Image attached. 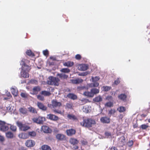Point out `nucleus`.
I'll return each mask as SVG.
<instances>
[{
	"label": "nucleus",
	"instance_id": "obj_34",
	"mask_svg": "<svg viewBox=\"0 0 150 150\" xmlns=\"http://www.w3.org/2000/svg\"><path fill=\"white\" fill-rule=\"evenodd\" d=\"M29 62V61H28V60L25 59H23L20 63V64L21 65H22V66H24L25 65H27L26 64V63Z\"/></svg>",
	"mask_w": 150,
	"mask_h": 150
},
{
	"label": "nucleus",
	"instance_id": "obj_13",
	"mask_svg": "<svg viewBox=\"0 0 150 150\" xmlns=\"http://www.w3.org/2000/svg\"><path fill=\"white\" fill-rule=\"evenodd\" d=\"M100 121L103 123L108 124L110 122V119L107 117H102L100 119Z\"/></svg>",
	"mask_w": 150,
	"mask_h": 150
},
{
	"label": "nucleus",
	"instance_id": "obj_7",
	"mask_svg": "<svg viewBox=\"0 0 150 150\" xmlns=\"http://www.w3.org/2000/svg\"><path fill=\"white\" fill-rule=\"evenodd\" d=\"M78 142V140L75 138H71L69 139V142L71 144H72L73 145H75V146L73 147V149L75 150L78 149V146L76 145Z\"/></svg>",
	"mask_w": 150,
	"mask_h": 150
},
{
	"label": "nucleus",
	"instance_id": "obj_3",
	"mask_svg": "<svg viewBox=\"0 0 150 150\" xmlns=\"http://www.w3.org/2000/svg\"><path fill=\"white\" fill-rule=\"evenodd\" d=\"M16 124L20 130L23 131H26L30 129V127L26 123L23 124L21 122L17 121Z\"/></svg>",
	"mask_w": 150,
	"mask_h": 150
},
{
	"label": "nucleus",
	"instance_id": "obj_59",
	"mask_svg": "<svg viewBox=\"0 0 150 150\" xmlns=\"http://www.w3.org/2000/svg\"><path fill=\"white\" fill-rule=\"evenodd\" d=\"M93 82V87H97L99 86V84L97 82Z\"/></svg>",
	"mask_w": 150,
	"mask_h": 150
},
{
	"label": "nucleus",
	"instance_id": "obj_50",
	"mask_svg": "<svg viewBox=\"0 0 150 150\" xmlns=\"http://www.w3.org/2000/svg\"><path fill=\"white\" fill-rule=\"evenodd\" d=\"M30 83L31 84H36L38 83V81L35 79H32L30 81Z\"/></svg>",
	"mask_w": 150,
	"mask_h": 150
},
{
	"label": "nucleus",
	"instance_id": "obj_33",
	"mask_svg": "<svg viewBox=\"0 0 150 150\" xmlns=\"http://www.w3.org/2000/svg\"><path fill=\"white\" fill-rule=\"evenodd\" d=\"M117 110L120 112H123L125 111L126 108L123 106H120L117 108Z\"/></svg>",
	"mask_w": 150,
	"mask_h": 150
},
{
	"label": "nucleus",
	"instance_id": "obj_49",
	"mask_svg": "<svg viewBox=\"0 0 150 150\" xmlns=\"http://www.w3.org/2000/svg\"><path fill=\"white\" fill-rule=\"evenodd\" d=\"M10 125V129L11 130L14 132H15L16 131L17 127L16 126L13 125Z\"/></svg>",
	"mask_w": 150,
	"mask_h": 150
},
{
	"label": "nucleus",
	"instance_id": "obj_17",
	"mask_svg": "<svg viewBox=\"0 0 150 150\" xmlns=\"http://www.w3.org/2000/svg\"><path fill=\"white\" fill-rule=\"evenodd\" d=\"M37 105L40 109L43 111H46L47 110V107L41 102H38L37 103Z\"/></svg>",
	"mask_w": 150,
	"mask_h": 150
},
{
	"label": "nucleus",
	"instance_id": "obj_37",
	"mask_svg": "<svg viewBox=\"0 0 150 150\" xmlns=\"http://www.w3.org/2000/svg\"><path fill=\"white\" fill-rule=\"evenodd\" d=\"M11 93L14 96H16L18 95V91L14 88H12L11 89Z\"/></svg>",
	"mask_w": 150,
	"mask_h": 150
},
{
	"label": "nucleus",
	"instance_id": "obj_20",
	"mask_svg": "<svg viewBox=\"0 0 150 150\" xmlns=\"http://www.w3.org/2000/svg\"><path fill=\"white\" fill-rule=\"evenodd\" d=\"M18 137L21 139H26L28 138V133H22L18 135Z\"/></svg>",
	"mask_w": 150,
	"mask_h": 150
},
{
	"label": "nucleus",
	"instance_id": "obj_52",
	"mask_svg": "<svg viewBox=\"0 0 150 150\" xmlns=\"http://www.w3.org/2000/svg\"><path fill=\"white\" fill-rule=\"evenodd\" d=\"M106 99L110 101H113V98L112 96H108L106 98Z\"/></svg>",
	"mask_w": 150,
	"mask_h": 150
},
{
	"label": "nucleus",
	"instance_id": "obj_54",
	"mask_svg": "<svg viewBox=\"0 0 150 150\" xmlns=\"http://www.w3.org/2000/svg\"><path fill=\"white\" fill-rule=\"evenodd\" d=\"M116 112V110L114 109H111L109 110V114L110 115L114 114Z\"/></svg>",
	"mask_w": 150,
	"mask_h": 150
},
{
	"label": "nucleus",
	"instance_id": "obj_30",
	"mask_svg": "<svg viewBox=\"0 0 150 150\" xmlns=\"http://www.w3.org/2000/svg\"><path fill=\"white\" fill-rule=\"evenodd\" d=\"M92 93L93 94V96L95 94H96L99 93V90L96 88H93L91 90Z\"/></svg>",
	"mask_w": 150,
	"mask_h": 150
},
{
	"label": "nucleus",
	"instance_id": "obj_11",
	"mask_svg": "<svg viewBox=\"0 0 150 150\" xmlns=\"http://www.w3.org/2000/svg\"><path fill=\"white\" fill-rule=\"evenodd\" d=\"M56 138L58 141H63L66 139V136L60 134H57L56 135Z\"/></svg>",
	"mask_w": 150,
	"mask_h": 150
},
{
	"label": "nucleus",
	"instance_id": "obj_56",
	"mask_svg": "<svg viewBox=\"0 0 150 150\" xmlns=\"http://www.w3.org/2000/svg\"><path fill=\"white\" fill-rule=\"evenodd\" d=\"M105 134L106 136L109 137L111 136V133L110 132H105Z\"/></svg>",
	"mask_w": 150,
	"mask_h": 150
},
{
	"label": "nucleus",
	"instance_id": "obj_42",
	"mask_svg": "<svg viewBox=\"0 0 150 150\" xmlns=\"http://www.w3.org/2000/svg\"><path fill=\"white\" fill-rule=\"evenodd\" d=\"M133 144L134 142L133 140H129L128 142L127 143V145L129 147H131L133 146Z\"/></svg>",
	"mask_w": 150,
	"mask_h": 150
},
{
	"label": "nucleus",
	"instance_id": "obj_5",
	"mask_svg": "<svg viewBox=\"0 0 150 150\" xmlns=\"http://www.w3.org/2000/svg\"><path fill=\"white\" fill-rule=\"evenodd\" d=\"M46 120L44 117L39 116L38 117H34L32 119L33 121L38 124H42Z\"/></svg>",
	"mask_w": 150,
	"mask_h": 150
},
{
	"label": "nucleus",
	"instance_id": "obj_64",
	"mask_svg": "<svg viewBox=\"0 0 150 150\" xmlns=\"http://www.w3.org/2000/svg\"><path fill=\"white\" fill-rule=\"evenodd\" d=\"M48 64L50 65H54V63L53 62H51L49 61Z\"/></svg>",
	"mask_w": 150,
	"mask_h": 150
},
{
	"label": "nucleus",
	"instance_id": "obj_8",
	"mask_svg": "<svg viewBox=\"0 0 150 150\" xmlns=\"http://www.w3.org/2000/svg\"><path fill=\"white\" fill-rule=\"evenodd\" d=\"M35 144V142L32 139L27 140L25 142V146L28 147H32Z\"/></svg>",
	"mask_w": 150,
	"mask_h": 150
},
{
	"label": "nucleus",
	"instance_id": "obj_6",
	"mask_svg": "<svg viewBox=\"0 0 150 150\" xmlns=\"http://www.w3.org/2000/svg\"><path fill=\"white\" fill-rule=\"evenodd\" d=\"M8 127L6 125V123L4 121L0 120V130L5 132L8 130Z\"/></svg>",
	"mask_w": 150,
	"mask_h": 150
},
{
	"label": "nucleus",
	"instance_id": "obj_51",
	"mask_svg": "<svg viewBox=\"0 0 150 150\" xmlns=\"http://www.w3.org/2000/svg\"><path fill=\"white\" fill-rule=\"evenodd\" d=\"M37 98L41 101H43L44 100V98L43 96H41V95H38L37 96Z\"/></svg>",
	"mask_w": 150,
	"mask_h": 150
},
{
	"label": "nucleus",
	"instance_id": "obj_31",
	"mask_svg": "<svg viewBox=\"0 0 150 150\" xmlns=\"http://www.w3.org/2000/svg\"><path fill=\"white\" fill-rule=\"evenodd\" d=\"M28 137H30L31 138L35 137L36 134V132L34 131H32L31 132H28Z\"/></svg>",
	"mask_w": 150,
	"mask_h": 150
},
{
	"label": "nucleus",
	"instance_id": "obj_58",
	"mask_svg": "<svg viewBox=\"0 0 150 150\" xmlns=\"http://www.w3.org/2000/svg\"><path fill=\"white\" fill-rule=\"evenodd\" d=\"M120 83V81L119 78H118L114 82V84L117 85Z\"/></svg>",
	"mask_w": 150,
	"mask_h": 150
},
{
	"label": "nucleus",
	"instance_id": "obj_44",
	"mask_svg": "<svg viewBox=\"0 0 150 150\" xmlns=\"http://www.w3.org/2000/svg\"><path fill=\"white\" fill-rule=\"evenodd\" d=\"M60 71L63 73H69L70 71V70L69 69L67 68H62L61 70Z\"/></svg>",
	"mask_w": 150,
	"mask_h": 150
},
{
	"label": "nucleus",
	"instance_id": "obj_61",
	"mask_svg": "<svg viewBox=\"0 0 150 150\" xmlns=\"http://www.w3.org/2000/svg\"><path fill=\"white\" fill-rule=\"evenodd\" d=\"M110 150H118L117 148L115 146H112L111 148H109Z\"/></svg>",
	"mask_w": 150,
	"mask_h": 150
},
{
	"label": "nucleus",
	"instance_id": "obj_55",
	"mask_svg": "<svg viewBox=\"0 0 150 150\" xmlns=\"http://www.w3.org/2000/svg\"><path fill=\"white\" fill-rule=\"evenodd\" d=\"M43 54L46 56H47L49 54V52L48 50H43Z\"/></svg>",
	"mask_w": 150,
	"mask_h": 150
},
{
	"label": "nucleus",
	"instance_id": "obj_10",
	"mask_svg": "<svg viewBox=\"0 0 150 150\" xmlns=\"http://www.w3.org/2000/svg\"><path fill=\"white\" fill-rule=\"evenodd\" d=\"M67 117L69 120L73 121L76 122L78 120L76 116L73 114H68L67 115Z\"/></svg>",
	"mask_w": 150,
	"mask_h": 150
},
{
	"label": "nucleus",
	"instance_id": "obj_12",
	"mask_svg": "<svg viewBox=\"0 0 150 150\" xmlns=\"http://www.w3.org/2000/svg\"><path fill=\"white\" fill-rule=\"evenodd\" d=\"M88 68V66L87 64H80L78 65V69L81 71H85Z\"/></svg>",
	"mask_w": 150,
	"mask_h": 150
},
{
	"label": "nucleus",
	"instance_id": "obj_26",
	"mask_svg": "<svg viewBox=\"0 0 150 150\" xmlns=\"http://www.w3.org/2000/svg\"><path fill=\"white\" fill-rule=\"evenodd\" d=\"M103 98L100 96H98L95 97L93 99V101L95 102H100L102 101Z\"/></svg>",
	"mask_w": 150,
	"mask_h": 150
},
{
	"label": "nucleus",
	"instance_id": "obj_1",
	"mask_svg": "<svg viewBox=\"0 0 150 150\" xmlns=\"http://www.w3.org/2000/svg\"><path fill=\"white\" fill-rule=\"evenodd\" d=\"M62 103L58 102L56 99H53L51 101V104H48V106L52 109L53 112L55 113L62 114V111L59 109H56L57 108H59L62 106Z\"/></svg>",
	"mask_w": 150,
	"mask_h": 150
},
{
	"label": "nucleus",
	"instance_id": "obj_29",
	"mask_svg": "<svg viewBox=\"0 0 150 150\" xmlns=\"http://www.w3.org/2000/svg\"><path fill=\"white\" fill-rule=\"evenodd\" d=\"M6 137L8 138L11 139L13 137V134L11 132H8L6 133Z\"/></svg>",
	"mask_w": 150,
	"mask_h": 150
},
{
	"label": "nucleus",
	"instance_id": "obj_19",
	"mask_svg": "<svg viewBox=\"0 0 150 150\" xmlns=\"http://www.w3.org/2000/svg\"><path fill=\"white\" fill-rule=\"evenodd\" d=\"M71 80L73 83L75 84L81 83L83 81V79L79 78H77L76 79H71Z\"/></svg>",
	"mask_w": 150,
	"mask_h": 150
},
{
	"label": "nucleus",
	"instance_id": "obj_2",
	"mask_svg": "<svg viewBox=\"0 0 150 150\" xmlns=\"http://www.w3.org/2000/svg\"><path fill=\"white\" fill-rule=\"evenodd\" d=\"M96 124V122L94 120L89 118L84 119L83 121L80 122L81 125L88 128L91 127L93 125Z\"/></svg>",
	"mask_w": 150,
	"mask_h": 150
},
{
	"label": "nucleus",
	"instance_id": "obj_21",
	"mask_svg": "<svg viewBox=\"0 0 150 150\" xmlns=\"http://www.w3.org/2000/svg\"><path fill=\"white\" fill-rule=\"evenodd\" d=\"M28 72L22 70L21 72V74L22 77L24 78H28L29 77V74Z\"/></svg>",
	"mask_w": 150,
	"mask_h": 150
},
{
	"label": "nucleus",
	"instance_id": "obj_63",
	"mask_svg": "<svg viewBox=\"0 0 150 150\" xmlns=\"http://www.w3.org/2000/svg\"><path fill=\"white\" fill-rule=\"evenodd\" d=\"M133 126L134 128H137L138 126V124L137 122L135 124H133Z\"/></svg>",
	"mask_w": 150,
	"mask_h": 150
},
{
	"label": "nucleus",
	"instance_id": "obj_15",
	"mask_svg": "<svg viewBox=\"0 0 150 150\" xmlns=\"http://www.w3.org/2000/svg\"><path fill=\"white\" fill-rule=\"evenodd\" d=\"M120 139H121V140L119 142V144L120 146L122 147L125 144L126 138L124 136H122L120 137Z\"/></svg>",
	"mask_w": 150,
	"mask_h": 150
},
{
	"label": "nucleus",
	"instance_id": "obj_40",
	"mask_svg": "<svg viewBox=\"0 0 150 150\" xmlns=\"http://www.w3.org/2000/svg\"><path fill=\"white\" fill-rule=\"evenodd\" d=\"M42 150H51L50 146L47 145H43L42 146Z\"/></svg>",
	"mask_w": 150,
	"mask_h": 150
},
{
	"label": "nucleus",
	"instance_id": "obj_24",
	"mask_svg": "<svg viewBox=\"0 0 150 150\" xmlns=\"http://www.w3.org/2000/svg\"><path fill=\"white\" fill-rule=\"evenodd\" d=\"M41 88L39 86H35L33 89V94H37L38 92L40 91Z\"/></svg>",
	"mask_w": 150,
	"mask_h": 150
},
{
	"label": "nucleus",
	"instance_id": "obj_35",
	"mask_svg": "<svg viewBox=\"0 0 150 150\" xmlns=\"http://www.w3.org/2000/svg\"><path fill=\"white\" fill-rule=\"evenodd\" d=\"M29 111L33 113H37V111L36 109L33 107L30 106L28 108Z\"/></svg>",
	"mask_w": 150,
	"mask_h": 150
},
{
	"label": "nucleus",
	"instance_id": "obj_39",
	"mask_svg": "<svg viewBox=\"0 0 150 150\" xmlns=\"http://www.w3.org/2000/svg\"><path fill=\"white\" fill-rule=\"evenodd\" d=\"M113 105V101H110L109 102H107L105 104V106L108 107H112Z\"/></svg>",
	"mask_w": 150,
	"mask_h": 150
},
{
	"label": "nucleus",
	"instance_id": "obj_41",
	"mask_svg": "<svg viewBox=\"0 0 150 150\" xmlns=\"http://www.w3.org/2000/svg\"><path fill=\"white\" fill-rule=\"evenodd\" d=\"M26 53L27 55L33 57L35 56L34 54L30 50H28Z\"/></svg>",
	"mask_w": 150,
	"mask_h": 150
},
{
	"label": "nucleus",
	"instance_id": "obj_60",
	"mask_svg": "<svg viewBox=\"0 0 150 150\" xmlns=\"http://www.w3.org/2000/svg\"><path fill=\"white\" fill-rule=\"evenodd\" d=\"M87 73L86 72L81 73L79 75L81 76H85L87 74Z\"/></svg>",
	"mask_w": 150,
	"mask_h": 150
},
{
	"label": "nucleus",
	"instance_id": "obj_36",
	"mask_svg": "<svg viewBox=\"0 0 150 150\" xmlns=\"http://www.w3.org/2000/svg\"><path fill=\"white\" fill-rule=\"evenodd\" d=\"M73 106V104L72 103H67L65 106V108L67 109H71L72 108Z\"/></svg>",
	"mask_w": 150,
	"mask_h": 150
},
{
	"label": "nucleus",
	"instance_id": "obj_38",
	"mask_svg": "<svg viewBox=\"0 0 150 150\" xmlns=\"http://www.w3.org/2000/svg\"><path fill=\"white\" fill-rule=\"evenodd\" d=\"M57 76L62 79H67L68 77V75L63 74H58Z\"/></svg>",
	"mask_w": 150,
	"mask_h": 150
},
{
	"label": "nucleus",
	"instance_id": "obj_47",
	"mask_svg": "<svg viewBox=\"0 0 150 150\" xmlns=\"http://www.w3.org/2000/svg\"><path fill=\"white\" fill-rule=\"evenodd\" d=\"M103 90L105 91H107L111 89V87L110 86H103Z\"/></svg>",
	"mask_w": 150,
	"mask_h": 150
},
{
	"label": "nucleus",
	"instance_id": "obj_62",
	"mask_svg": "<svg viewBox=\"0 0 150 150\" xmlns=\"http://www.w3.org/2000/svg\"><path fill=\"white\" fill-rule=\"evenodd\" d=\"M4 138L3 136L0 135V141L1 142H3L4 141Z\"/></svg>",
	"mask_w": 150,
	"mask_h": 150
},
{
	"label": "nucleus",
	"instance_id": "obj_32",
	"mask_svg": "<svg viewBox=\"0 0 150 150\" xmlns=\"http://www.w3.org/2000/svg\"><path fill=\"white\" fill-rule=\"evenodd\" d=\"M41 94L45 96H49L51 95V93L49 91H42Z\"/></svg>",
	"mask_w": 150,
	"mask_h": 150
},
{
	"label": "nucleus",
	"instance_id": "obj_4",
	"mask_svg": "<svg viewBox=\"0 0 150 150\" xmlns=\"http://www.w3.org/2000/svg\"><path fill=\"white\" fill-rule=\"evenodd\" d=\"M49 79L50 80L48 81V84L55 86L59 85V82L60 81L59 78L53 76H50Z\"/></svg>",
	"mask_w": 150,
	"mask_h": 150
},
{
	"label": "nucleus",
	"instance_id": "obj_18",
	"mask_svg": "<svg viewBox=\"0 0 150 150\" xmlns=\"http://www.w3.org/2000/svg\"><path fill=\"white\" fill-rule=\"evenodd\" d=\"M127 95L125 94H121L118 96V98L124 102L126 101Z\"/></svg>",
	"mask_w": 150,
	"mask_h": 150
},
{
	"label": "nucleus",
	"instance_id": "obj_28",
	"mask_svg": "<svg viewBox=\"0 0 150 150\" xmlns=\"http://www.w3.org/2000/svg\"><path fill=\"white\" fill-rule=\"evenodd\" d=\"M83 95L85 96H86L89 97H93V94L91 92L85 91L83 93Z\"/></svg>",
	"mask_w": 150,
	"mask_h": 150
},
{
	"label": "nucleus",
	"instance_id": "obj_48",
	"mask_svg": "<svg viewBox=\"0 0 150 150\" xmlns=\"http://www.w3.org/2000/svg\"><path fill=\"white\" fill-rule=\"evenodd\" d=\"M88 106H85L83 107V111L86 113H87L89 111L88 109Z\"/></svg>",
	"mask_w": 150,
	"mask_h": 150
},
{
	"label": "nucleus",
	"instance_id": "obj_46",
	"mask_svg": "<svg viewBox=\"0 0 150 150\" xmlns=\"http://www.w3.org/2000/svg\"><path fill=\"white\" fill-rule=\"evenodd\" d=\"M100 79L99 76H95V77L92 76L91 77V79L92 82H97Z\"/></svg>",
	"mask_w": 150,
	"mask_h": 150
},
{
	"label": "nucleus",
	"instance_id": "obj_22",
	"mask_svg": "<svg viewBox=\"0 0 150 150\" xmlns=\"http://www.w3.org/2000/svg\"><path fill=\"white\" fill-rule=\"evenodd\" d=\"M67 96L68 98L74 100H76L77 98V97L76 95L71 93H68L67 95Z\"/></svg>",
	"mask_w": 150,
	"mask_h": 150
},
{
	"label": "nucleus",
	"instance_id": "obj_53",
	"mask_svg": "<svg viewBox=\"0 0 150 150\" xmlns=\"http://www.w3.org/2000/svg\"><path fill=\"white\" fill-rule=\"evenodd\" d=\"M81 101L83 104H85L89 102L88 100L85 98L82 99Z\"/></svg>",
	"mask_w": 150,
	"mask_h": 150
},
{
	"label": "nucleus",
	"instance_id": "obj_9",
	"mask_svg": "<svg viewBox=\"0 0 150 150\" xmlns=\"http://www.w3.org/2000/svg\"><path fill=\"white\" fill-rule=\"evenodd\" d=\"M46 118L48 119L53 121H57L59 119L58 116L51 114L47 115Z\"/></svg>",
	"mask_w": 150,
	"mask_h": 150
},
{
	"label": "nucleus",
	"instance_id": "obj_27",
	"mask_svg": "<svg viewBox=\"0 0 150 150\" xmlns=\"http://www.w3.org/2000/svg\"><path fill=\"white\" fill-rule=\"evenodd\" d=\"M31 69L30 67L28 65H25L24 66H22V70L25 71L27 72L29 71Z\"/></svg>",
	"mask_w": 150,
	"mask_h": 150
},
{
	"label": "nucleus",
	"instance_id": "obj_45",
	"mask_svg": "<svg viewBox=\"0 0 150 150\" xmlns=\"http://www.w3.org/2000/svg\"><path fill=\"white\" fill-rule=\"evenodd\" d=\"M21 96L24 98H27L28 96V94L25 92H22L21 94Z\"/></svg>",
	"mask_w": 150,
	"mask_h": 150
},
{
	"label": "nucleus",
	"instance_id": "obj_57",
	"mask_svg": "<svg viewBox=\"0 0 150 150\" xmlns=\"http://www.w3.org/2000/svg\"><path fill=\"white\" fill-rule=\"evenodd\" d=\"M75 58L76 59L80 60L81 59V56L79 54H77L76 55Z\"/></svg>",
	"mask_w": 150,
	"mask_h": 150
},
{
	"label": "nucleus",
	"instance_id": "obj_16",
	"mask_svg": "<svg viewBox=\"0 0 150 150\" xmlns=\"http://www.w3.org/2000/svg\"><path fill=\"white\" fill-rule=\"evenodd\" d=\"M66 132L68 136H71L76 134V130L75 129H67Z\"/></svg>",
	"mask_w": 150,
	"mask_h": 150
},
{
	"label": "nucleus",
	"instance_id": "obj_43",
	"mask_svg": "<svg viewBox=\"0 0 150 150\" xmlns=\"http://www.w3.org/2000/svg\"><path fill=\"white\" fill-rule=\"evenodd\" d=\"M148 127H149L148 124L146 123V124H144L140 126V128H142V129H146Z\"/></svg>",
	"mask_w": 150,
	"mask_h": 150
},
{
	"label": "nucleus",
	"instance_id": "obj_25",
	"mask_svg": "<svg viewBox=\"0 0 150 150\" xmlns=\"http://www.w3.org/2000/svg\"><path fill=\"white\" fill-rule=\"evenodd\" d=\"M19 112L23 115L26 114L28 113V110L27 109L25 108H21L19 110Z\"/></svg>",
	"mask_w": 150,
	"mask_h": 150
},
{
	"label": "nucleus",
	"instance_id": "obj_14",
	"mask_svg": "<svg viewBox=\"0 0 150 150\" xmlns=\"http://www.w3.org/2000/svg\"><path fill=\"white\" fill-rule=\"evenodd\" d=\"M41 129L45 133H50L52 132L51 129L48 126L43 125Z\"/></svg>",
	"mask_w": 150,
	"mask_h": 150
},
{
	"label": "nucleus",
	"instance_id": "obj_23",
	"mask_svg": "<svg viewBox=\"0 0 150 150\" xmlns=\"http://www.w3.org/2000/svg\"><path fill=\"white\" fill-rule=\"evenodd\" d=\"M63 65L65 66H67L68 67H71L74 65V63L73 62L68 61L64 63Z\"/></svg>",
	"mask_w": 150,
	"mask_h": 150
}]
</instances>
